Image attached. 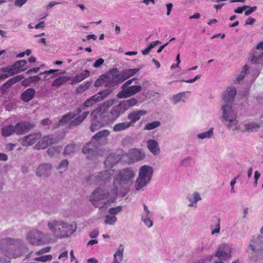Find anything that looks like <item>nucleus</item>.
Segmentation results:
<instances>
[{
  "mask_svg": "<svg viewBox=\"0 0 263 263\" xmlns=\"http://www.w3.org/2000/svg\"><path fill=\"white\" fill-rule=\"evenodd\" d=\"M114 174V170L108 168L107 170L94 174L89 176L87 181L90 184H99L105 185L111 180L112 175Z\"/></svg>",
  "mask_w": 263,
  "mask_h": 263,
  "instance_id": "8",
  "label": "nucleus"
},
{
  "mask_svg": "<svg viewBox=\"0 0 263 263\" xmlns=\"http://www.w3.org/2000/svg\"><path fill=\"white\" fill-rule=\"evenodd\" d=\"M52 165L49 163L40 164L36 171V175L38 177H47L51 173Z\"/></svg>",
  "mask_w": 263,
  "mask_h": 263,
  "instance_id": "20",
  "label": "nucleus"
},
{
  "mask_svg": "<svg viewBox=\"0 0 263 263\" xmlns=\"http://www.w3.org/2000/svg\"><path fill=\"white\" fill-rule=\"evenodd\" d=\"M146 114V111L143 110H139L137 111H133L129 113L128 115V119L130 120V126H132L138 120H139L141 117L144 116Z\"/></svg>",
  "mask_w": 263,
  "mask_h": 263,
  "instance_id": "23",
  "label": "nucleus"
},
{
  "mask_svg": "<svg viewBox=\"0 0 263 263\" xmlns=\"http://www.w3.org/2000/svg\"><path fill=\"white\" fill-rule=\"evenodd\" d=\"M111 92V90L110 89H105L90 97L83 103L81 108H77L73 111L63 116L59 121L58 126L54 128L59 127L68 123H69L70 125L72 126L80 125L89 114L88 111H85L76 117L77 116L81 113L82 109H85L86 108L91 107L96 103L101 101L108 96Z\"/></svg>",
  "mask_w": 263,
  "mask_h": 263,
  "instance_id": "3",
  "label": "nucleus"
},
{
  "mask_svg": "<svg viewBox=\"0 0 263 263\" xmlns=\"http://www.w3.org/2000/svg\"><path fill=\"white\" fill-rule=\"evenodd\" d=\"M153 173L154 170L152 166L148 165L141 166L135 182V189L137 191L141 190L147 186L152 180Z\"/></svg>",
  "mask_w": 263,
  "mask_h": 263,
  "instance_id": "6",
  "label": "nucleus"
},
{
  "mask_svg": "<svg viewBox=\"0 0 263 263\" xmlns=\"http://www.w3.org/2000/svg\"><path fill=\"white\" fill-rule=\"evenodd\" d=\"M250 60L252 64L263 65V42L257 45Z\"/></svg>",
  "mask_w": 263,
  "mask_h": 263,
  "instance_id": "14",
  "label": "nucleus"
},
{
  "mask_svg": "<svg viewBox=\"0 0 263 263\" xmlns=\"http://www.w3.org/2000/svg\"><path fill=\"white\" fill-rule=\"evenodd\" d=\"M214 134V128H211L209 130L206 132L198 134L197 135V138L200 140H203L204 139L211 138Z\"/></svg>",
  "mask_w": 263,
  "mask_h": 263,
  "instance_id": "39",
  "label": "nucleus"
},
{
  "mask_svg": "<svg viewBox=\"0 0 263 263\" xmlns=\"http://www.w3.org/2000/svg\"><path fill=\"white\" fill-rule=\"evenodd\" d=\"M23 78H24L23 76H22L21 75L17 76L14 77L13 78L10 79L6 83H8L9 82H12L13 83H15L17 82H19L20 81L22 80Z\"/></svg>",
  "mask_w": 263,
  "mask_h": 263,
  "instance_id": "58",
  "label": "nucleus"
},
{
  "mask_svg": "<svg viewBox=\"0 0 263 263\" xmlns=\"http://www.w3.org/2000/svg\"><path fill=\"white\" fill-rule=\"evenodd\" d=\"M201 77V75L198 74L194 78L188 80H179L180 82H184L188 83H192Z\"/></svg>",
  "mask_w": 263,
  "mask_h": 263,
  "instance_id": "61",
  "label": "nucleus"
},
{
  "mask_svg": "<svg viewBox=\"0 0 263 263\" xmlns=\"http://www.w3.org/2000/svg\"><path fill=\"white\" fill-rule=\"evenodd\" d=\"M227 122H228L227 126L230 130L240 131V129H242L238 126L239 121L237 117L230 119Z\"/></svg>",
  "mask_w": 263,
  "mask_h": 263,
  "instance_id": "36",
  "label": "nucleus"
},
{
  "mask_svg": "<svg viewBox=\"0 0 263 263\" xmlns=\"http://www.w3.org/2000/svg\"><path fill=\"white\" fill-rule=\"evenodd\" d=\"M211 229L212 235L218 234L220 233V225L219 219H218L217 223L215 226H211Z\"/></svg>",
  "mask_w": 263,
  "mask_h": 263,
  "instance_id": "50",
  "label": "nucleus"
},
{
  "mask_svg": "<svg viewBox=\"0 0 263 263\" xmlns=\"http://www.w3.org/2000/svg\"><path fill=\"white\" fill-rule=\"evenodd\" d=\"M115 102V99L107 100L91 112V124L90 129L91 132H94L106 125L112 123L124 112L119 103L114 106L110 112L108 111L109 108Z\"/></svg>",
  "mask_w": 263,
  "mask_h": 263,
  "instance_id": "2",
  "label": "nucleus"
},
{
  "mask_svg": "<svg viewBox=\"0 0 263 263\" xmlns=\"http://www.w3.org/2000/svg\"><path fill=\"white\" fill-rule=\"evenodd\" d=\"M146 146L149 152L154 156L158 155L160 153V148L158 142L154 139H149L146 141Z\"/></svg>",
  "mask_w": 263,
  "mask_h": 263,
  "instance_id": "22",
  "label": "nucleus"
},
{
  "mask_svg": "<svg viewBox=\"0 0 263 263\" xmlns=\"http://www.w3.org/2000/svg\"><path fill=\"white\" fill-rule=\"evenodd\" d=\"M142 89V87L140 85L130 86L122 89L117 96L119 99L127 98L140 92Z\"/></svg>",
  "mask_w": 263,
  "mask_h": 263,
  "instance_id": "12",
  "label": "nucleus"
},
{
  "mask_svg": "<svg viewBox=\"0 0 263 263\" xmlns=\"http://www.w3.org/2000/svg\"><path fill=\"white\" fill-rule=\"evenodd\" d=\"M41 138L40 133H34L20 138L18 141L24 146H29L34 144Z\"/></svg>",
  "mask_w": 263,
  "mask_h": 263,
  "instance_id": "16",
  "label": "nucleus"
},
{
  "mask_svg": "<svg viewBox=\"0 0 263 263\" xmlns=\"http://www.w3.org/2000/svg\"><path fill=\"white\" fill-rule=\"evenodd\" d=\"M117 220L116 216L108 214L105 216L104 218V223L106 224L114 225Z\"/></svg>",
  "mask_w": 263,
  "mask_h": 263,
  "instance_id": "44",
  "label": "nucleus"
},
{
  "mask_svg": "<svg viewBox=\"0 0 263 263\" xmlns=\"http://www.w3.org/2000/svg\"><path fill=\"white\" fill-rule=\"evenodd\" d=\"M50 249H51L50 247H46L45 248L42 249L41 250H40L38 251L35 252V254L37 255H41V254H44L45 253L49 252L50 251Z\"/></svg>",
  "mask_w": 263,
  "mask_h": 263,
  "instance_id": "55",
  "label": "nucleus"
},
{
  "mask_svg": "<svg viewBox=\"0 0 263 263\" xmlns=\"http://www.w3.org/2000/svg\"><path fill=\"white\" fill-rule=\"evenodd\" d=\"M201 77V75L198 74L194 78L188 80H179L180 82H184L188 83H192Z\"/></svg>",
  "mask_w": 263,
  "mask_h": 263,
  "instance_id": "60",
  "label": "nucleus"
},
{
  "mask_svg": "<svg viewBox=\"0 0 263 263\" xmlns=\"http://www.w3.org/2000/svg\"><path fill=\"white\" fill-rule=\"evenodd\" d=\"M61 150V147H51L48 149L47 153L49 156H52L59 153Z\"/></svg>",
  "mask_w": 263,
  "mask_h": 263,
  "instance_id": "49",
  "label": "nucleus"
},
{
  "mask_svg": "<svg viewBox=\"0 0 263 263\" xmlns=\"http://www.w3.org/2000/svg\"><path fill=\"white\" fill-rule=\"evenodd\" d=\"M99 235V231L97 229L93 230L89 233V236L91 238H96Z\"/></svg>",
  "mask_w": 263,
  "mask_h": 263,
  "instance_id": "64",
  "label": "nucleus"
},
{
  "mask_svg": "<svg viewBox=\"0 0 263 263\" xmlns=\"http://www.w3.org/2000/svg\"><path fill=\"white\" fill-rule=\"evenodd\" d=\"M61 139L62 138H59L53 135L45 136L34 146V148L36 149H45L49 144L55 143Z\"/></svg>",
  "mask_w": 263,
  "mask_h": 263,
  "instance_id": "17",
  "label": "nucleus"
},
{
  "mask_svg": "<svg viewBox=\"0 0 263 263\" xmlns=\"http://www.w3.org/2000/svg\"><path fill=\"white\" fill-rule=\"evenodd\" d=\"M260 126V124L254 122L247 123L244 124V128H242V129H240V132L243 133L255 132L257 131V130L259 128Z\"/></svg>",
  "mask_w": 263,
  "mask_h": 263,
  "instance_id": "29",
  "label": "nucleus"
},
{
  "mask_svg": "<svg viewBox=\"0 0 263 263\" xmlns=\"http://www.w3.org/2000/svg\"><path fill=\"white\" fill-rule=\"evenodd\" d=\"M249 71V67L247 65H246L244 66V67L242 68V70L239 72L238 73V75L237 76V78L236 80L234 81L235 83H239L245 78V77H247V79H249V82L251 83H252L255 79L257 78V77L259 75V71H257L255 72V73H254L253 75L251 76V77L250 78L248 76V73Z\"/></svg>",
  "mask_w": 263,
  "mask_h": 263,
  "instance_id": "19",
  "label": "nucleus"
},
{
  "mask_svg": "<svg viewBox=\"0 0 263 263\" xmlns=\"http://www.w3.org/2000/svg\"><path fill=\"white\" fill-rule=\"evenodd\" d=\"M41 79L42 76H40V74L39 76L29 77V80H30L31 83L38 82L41 80Z\"/></svg>",
  "mask_w": 263,
  "mask_h": 263,
  "instance_id": "59",
  "label": "nucleus"
},
{
  "mask_svg": "<svg viewBox=\"0 0 263 263\" xmlns=\"http://www.w3.org/2000/svg\"><path fill=\"white\" fill-rule=\"evenodd\" d=\"M143 211L141 214V221L147 228H151L153 226V214L146 204H143Z\"/></svg>",
  "mask_w": 263,
  "mask_h": 263,
  "instance_id": "15",
  "label": "nucleus"
},
{
  "mask_svg": "<svg viewBox=\"0 0 263 263\" xmlns=\"http://www.w3.org/2000/svg\"><path fill=\"white\" fill-rule=\"evenodd\" d=\"M15 68L13 67L12 65L1 69V71L4 72L7 78L17 74V71H15Z\"/></svg>",
  "mask_w": 263,
  "mask_h": 263,
  "instance_id": "41",
  "label": "nucleus"
},
{
  "mask_svg": "<svg viewBox=\"0 0 263 263\" xmlns=\"http://www.w3.org/2000/svg\"><path fill=\"white\" fill-rule=\"evenodd\" d=\"M130 123L123 122L116 124L113 127V130L115 132H119L126 130L130 127Z\"/></svg>",
  "mask_w": 263,
  "mask_h": 263,
  "instance_id": "37",
  "label": "nucleus"
},
{
  "mask_svg": "<svg viewBox=\"0 0 263 263\" xmlns=\"http://www.w3.org/2000/svg\"><path fill=\"white\" fill-rule=\"evenodd\" d=\"M13 133H15V129L14 126L12 125L4 126L2 129V134L3 136L8 137Z\"/></svg>",
  "mask_w": 263,
  "mask_h": 263,
  "instance_id": "40",
  "label": "nucleus"
},
{
  "mask_svg": "<svg viewBox=\"0 0 263 263\" xmlns=\"http://www.w3.org/2000/svg\"><path fill=\"white\" fill-rule=\"evenodd\" d=\"M236 89L234 87H229L224 92L222 99L226 102L232 101L236 94Z\"/></svg>",
  "mask_w": 263,
  "mask_h": 263,
  "instance_id": "24",
  "label": "nucleus"
},
{
  "mask_svg": "<svg viewBox=\"0 0 263 263\" xmlns=\"http://www.w3.org/2000/svg\"><path fill=\"white\" fill-rule=\"evenodd\" d=\"M121 159V157L115 154H110L107 157L106 160L104 161V164L105 167H112L117 164Z\"/></svg>",
  "mask_w": 263,
  "mask_h": 263,
  "instance_id": "25",
  "label": "nucleus"
},
{
  "mask_svg": "<svg viewBox=\"0 0 263 263\" xmlns=\"http://www.w3.org/2000/svg\"><path fill=\"white\" fill-rule=\"evenodd\" d=\"M160 125V122L159 121H154L146 124L145 127H144V130H152L154 129Z\"/></svg>",
  "mask_w": 263,
  "mask_h": 263,
  "instance_id": "47",
  "label": "nucleus"
},
{
  "mask_svg": "<svg viewBox=\"0 0 263 263\" xmlns=\"http://www.w3.org/2000/svg\"><path fill=\"white\" fill-rule=\"evenodd\" d=\"M124 247L120 245L114 255V260L112 263H121L123 258Z\"/></svg>",
  "mask_w": 263,
  "mask_h": 263,
  "instance_id": "33",
  "label": "nucleus"
},
{
  "mask_svg": "<svg viewBox=\"0 0 263 263\" xmlns=\"http://www.w3.org/2000/svg\"><path fill=\"white\" fill-rule=\"evenodd\" d=\"M90 75V72L88 70H84L81 72L77 74L71 81V84L79 83L88 78Z\"/></svg>",
  "mask_w": 263,
  "mask_h": 263,
  "instance_id": "32",
  "label": "nucleus"
},
{
  "mask_svg": "<svg viewBox=\"0 0 263 263\" xmlns=\"http://www.w3.org/2000/svg\"><path fill=\"white\" fill-rule=\"evenodd\" d=\"M192 160H193V159L192 157H187L186 158H185L182 160V164L183 166L187 167L191 164V163L192 161Z\"/></svg>",
  "mask_w": 263,
  "mask_h": 263,
  "instance_id": "57",
  "label": "nucleus"
},
{
  "mask_svg": "<svg viewBox=\"0 0 263 263\" xmlns=\"http://www.w3.org/2000/svg\"><path fill=\"white\" fill-rule=\"evenodd\" d=\"M69 79H70V77H67V76L60 77L56 79L55 80H54L52 82L51 85L52 86H54V87L60 86L64 84L66 82H67L68 80H69Z\"/></svg>",
  "mask_w": 263,
  "mask_h": 263,
  "instance_id": "38",
  "label": "nucleus"
},
{
  "mask_svg": "<svg viewBox=\"0 0 263 263\" xmlns=\"http://www.w3.org/2000/svg\"><path fill=\"white\" fill-rule=\"evenodd\" d=\"M127 156L130 163H135L144 159L145 154L143 149L135 148L130 149Z\"/></svg>",
  "mask_w": 263,
  "mask_h": 263,
  "instance_id": "13",
  "label": "nucleus"
},
{
  "mask_svg": "<svg viewBox=\"0 0 263 263\" xmlns=\"http://www.w3.org/2000/svg\"><path fill=\"white\" fill-rule=\"evenodd\" d=\"M15 243L21 245V246L19 247L18 250L20 251L21 250V251L18 253H14L10 257L15 258L20 257L24 253H25L27 250V248L23 245V241L21 240H15L8 237L2 239L0 240V249L3 250L4 249H7L8 246Z\"/></svg>",
  "mask_w": 263,
  "mask_h": 263,
  "instance_id": "10",
  "label": "nucleus"
},
{
  "mask_svg": "<svg viewBox=\"0 0 263 263\" xmlns=\"http://www.w3.org/2000/svg\"><path fill=\"white\" fill-rule=\"evenodd\" d=\"M187 199L190 202L188 206L189 207L196 208L197 206V203L201 200V197L199 193L195 192L192 194H189L187 197Z\"/></svg>",
  "mask_w": 263,
  "mask_h": 263,
  "instance_id": "27",
  "label": "nucleus"
},
{
  "mask_svg": "<svg viewBox=\"0 0 263 263\" xmlns=\"http://www.w3.org/2000/svg\"><path fill=\"white\" fill-rule=\"evenodd\" d=\"M248 8H249V6H245L242 7H238L234 10V12L237 13H242V12L246 10Z\"/></svg>",
  "mask_w": 263,
  "mask_h": 263,
  "instance_id": "63",
  "label": "nucleus"
},
{
  "mask_svg": "<svg viewBox=\"0 0 263 263\" xmlns=\"http://www.w3.org/2000/svg\"><path fill=\"white\" fill-rule=\"evenodd\" d=\"M135 172L132 167H126L120 170L114 177L112 188L108 186L96 188L90 196L93 205L99 209H106L117 200V196L120 186L130 185L134 181Z\"/></svg>",
  "mask_w": 263,
  "mask_h": 263,
  "instance_id": "1",
  "label": "nucleus"
},
{
  "mask_svg": "<svg viewBox=\"0 0 263 263\" xmlns=\"http://www.w3.org/2000/svg\"><path fill=\"white\" fill-rule=\"evenodd\" d=\"M122 210V206H118L115 208H111L109 209L108 213L111 215L116 216L118 213H120Z\"/></svg>",
  "mask_w": 263,
  "mask_h": 263,
  "instance_id": "53",
  "label": "nucleus"
},
{
  "mask_svg": "<svg viewBox=\"0 0 263 263\" xmlns=\"http://www.w3.org/2000/svg\"><path fill=\"white\" fill-rule=\"evenodd\" d=\"M190 93V91L179 92L176 95L172 96L171 98V100L174 104H176L180 102H185L187 99V97L186 95Z\"/></svg>",
  "mask_w": 263,
  "mask_h": 263,
  "instance_id": "26",
  "label": "nucleus"
},
{
  "mask_svg": "<svg viewBox=\"0 0 263 263\" xmlns=\"http://www.w3.org/2000/svg\"><path fill=\"white\" fill-rule=\"evenodd\" d=\"M68 164L69 162L67 160H63L61 162L59 165L57 167V170H59V173L61 174H62L67 170Z\"/></svg>",
  "mask_w": 263,
  "mask_h": 263,
  "instance_id": "45",
  "label": "nucleus"
},
{
  "mask_svg": "<svg viewBox=\"0 0 263 263\" xmlns=\"http://www.w3.org/2000/svg\"><path fill=\"white\" fill-rule=\"evenodd\" d=\"M108 73L110 74L111 78L114 80V82L121 83L120 78V72L117 68L111 69L108 71Z\"/></svg>",
  "mask_w": 263,
  "mask_h": 263,
  "instance_id": "43",
  "label": "nucleus"
},
{
  "mask_svg": "<svg viewBox=\"0 0 263 263\" xmlns=\"http://www.w3.org/2000/svg\"><path fill=\"white\" fill-rule=\"evenodd\" d=\"M261 236H254L250 240L248 250L259 254L263 257V226L260 229Z\"/></svg>",
  "mask_w": 263,
  "mask_h": 263,
  "instance_id": "11",
  "label": "nucleus"
},
{
  "mask_svg": "<svg viewBox=\"0 0 263 263\" xmlns=\"http://www.w3.org/2000/svg\"><path fill=\"white\" fill-rule=\"evenodd\" d=\"M139 71V69H129L121 71L120 74L121 82H122L134 76Z\"/></svg>",
  "mask_w": 263,
  "mask_h": 263,
  "instance_id": "30",
  "label": "nucleus"
},
{
  "mask_svg": "<svg viewBox=\"0 0 263 263\" xmlns=\"http://www.w3.org/2000/svg\"><path fill=\"white\" fill-rule=\"evenodd\" d=\"M232 248L228 244L222 243L220 244L217 247L214 256L219 259L218 260L222 261H227L230 260L232 257Z\"/></svg>",
  "mask_w": 263,
  "mask_h": 263,
  "instance_id": "9",
  "label": "nucleus"
},
{
  "mask_svg": "<svg viewBox=\"0 0 263 263\" xmlns=\"http://www.w3.org/2000/svg\"><path fill=\"white\" fill-rule=\"evenodd\" d=\"M222 114V119L227 121L230 119L237 117V114L234 110L232 105L230 104H225L221 107Z\"/></svg>",
  "mask_w": 263,
  "mask_h": 263,
  "instance_id": "18",
  "label": "nucleus"
},
{
  "mask_svg": "<svg viewBox=\"0 0 263 263\" xmlns=\"http://www.w3.org/2000/svg\"><path fill=\"white\" fill-rule=\"evenodd\" d=\"M91 84V82L87 81L86 83L81 85L77 88V91L78 93H81L88 89Z\"/></svg>",
  "mask_w": 263,
  "mask_h": 263,
  "instance_id": "48",
  "label": "nucleus"
},
{
  "mask_svg": "<svg viewBox=\"0 0 263 263\" xmlns=\"http://www.w3.org/2000/svg\"><path fill=\"white\" fill-rule=\"evenodd\" d=\"M109 134L110 132L108 129L100 130L93 136L90 142L83 146L82 153L86 155L87 158L92 159L98 155L99 145L107 143V137Z\"/></svg>",
  "mask_w": 263,
  "mask_h": 263,
  "instance_id": "5",
  "label": "nucleus"
},
{
  "mask_svg": "<svg viewBox=\"0 0 263 263\" xmlns=\"http://www.w3.org/2000/svg\"><path fill=\"white\" fill-rule=\"evenodd\" d=\"M26 240L29 244L35 246L46 245L50 241L46 234L36 228L30 230L27 233Z\"/></svg>",
  "mask_w": 263,
  "mask_h": 263,
  "instance_id": "7",
  "label": "nucleus"
},
{
  "mask_svg": "<svg viewBox=\"0 0 263 263\" xmlns=\"http://www.w3.org/2000/svg\"><path fill=\"white\" fill-rule=\"evenodd\" d=\"M260 177V173L258 171H256L254 173V181L253 183V186L256 187L258 183V180Z\"/></svg>",
  "mask_w": 263,
  "mask_h": 263,
  "instance_id": "56",
  "label": "nucleus"
},
{
  "mask_svg": "<svg viewBox=\"0 0 263 263\" xmlns=\"http://www.w3.org/2000/svg\"><path fill=\"white\" fill-rule=\"evenodd\" d=\"M34 125L28 122H20L14 126L15 133L17 135L23 134L33 128Z\"/></svg>",
  "mask_w": 263,
  "mask_h": 263,
  "instance_id": "21",
  "label": "nucleus"
},
{
  "mask_svg": "<svg viewBox=\"0 0 263 263\" xmlns=\"http://www.w3.org/2000/svg\"><path fill=\"white\" fill-rule=\"evenodd\" d=\"M26 64L27 62L26 61L20 60L19 61L15 62L12 65L13 67L15 68V71H17V73H18L26 70Z\"/></svg>",
  "mask_w": 263,
  "mask_h": 263,
  "instance_id": "35",
  "label": "nucleus"
},
{
  "mask_svg": "<svg viewBox=\"0 0 263 263\" xmlns=\"http://www.w3.org/2000/svg\"><path fill=\"white\" fill-rule=\"evenodd\" d=\"M52 258L51 255H46L41 257H37L34 258V260L37 261L45 262L48 260H51Z\"/></svg>",
  "mask_w": 263,
  "mask_h": 263,
  "instance_id": "54",
  "label": "nucleus"
},
{
  "mask_svg": "<svg viewBox=\"0 0 263 263\" xmlns=\"http://www.w3.org/2000/svg\"><path fill=\"white\" fill-rule=\"evenodd\" d=\"M212 245H213L212 243L211 242H210L209 240H207L206 239H203L201 241V250H207L208 249H210L212 247Z\"/></svg>",
  "mask_w": 263,
  "mask_h": 263,
  "instance_id": "51",
  "label": "nucleus"
},
{
  "mask_svg": "<svg viewBox=\"0 0 263 263\" xmlns=\"http://www.w3.org/2000/svg\"><path fill=\"white\" fill-rule=\"evenodd\" d=\"M35 92L34 89L28 88L22 94L21 98L24 101L28 102L33 98Z\"/></svg>",
  "mask_w": 263,
  "mask_h": 263,
  "instance_id": "34",
  "label": "nucleus"
},
{
  "mask_svg": "<svg viewBox=\"0 0 263 263\" xmlns=\"http://www.w3.org/2000/svg\"><path fill=\"white\" fill-rule=\"evenodd\" d=\"M137 103L138 100L135 98H132L129 99L121 101L119 103V104L120 105L122 110L125 112L130 108L136 105Z\"/></svg>",
  "mask_w": 263,
  "mask_h": 263,
  "instance_id": "28",
  "label": "nucleus"
},
{
  "mask_svg": "<svg viewBox=\"0 0 263 263\" xmlns=\"http://www.w3.org/2000/svg\"><path fill=\"white\" fill-rule=\"evenodd\" d=\"M104 63V60L102 58H100L98 60H96L95 63L93 64V67L95 68L99 67L101 65H102Z\"/></svg>",
  "mask_w": 263,
  "mask_h": 263,
  "instance_id": "62",
  "label": "nucleus"
},
{
  "mask_svg": "<svg viewBox=\"0 0 263 263\" xmlns=\"http://www.w3.org/2000/svg\"><path fill=\"white\" fill-rule=\"evenodd\" d=\"M104 76L106 81V87L114 86L119 83L118 82H114V80L111 78L110 74H109L108 72L106 74H104Z\"/></svg>",
  "mask_w": 263,
  "mask_h": 263,
  "instance_id": "46",
  "label": "nucleus"
},
{
  "mask_svg": "<svg viewBox=\"0 0 263 263\" xmlns=\"http://www.w3.org/2000/svg\"><path fill=\"white\" fill-rule=\"evenodd\" d=\"M65 71H60L59 69H50L41 72L40 73V76H42L43 75H47L48 76V79L49 80L50 79L59 77L60 75L65 74Z\"/></svg>",
  "mask_w": 263,
  "mask_h": 263,
  "instance_id": "31",
  "label": "nucleus"
},
{
  "mask_svg": "<svg viewBox=\"0 0 263 263\" xmlns=\"http://www.w3.org/2000/svg\"><path fill=\"white\" fill-rule=\"evenodd\" d=\"M102 85H105L106 86V81L105 79L104 74L101 76L99 78H98L95 83V87H99Z\"/></svg>",
  "mask_w": 263,
  "mask_h": 263,
  "instance_id": "52",
  "label": "nucleus"
},
{
  "mask_svg": "<svg viewBox=\"0 0 263 263\" xmlns=\"http://www.w3.org/2000/svg\"><path fill=\"white\" fill-rule=\"evenodd\" d=\"M78 149V147L76 145L70 144L66 146L63 154L64 155H70L74 154Z\"/></svg>",
  "mask_w": 263,
  "mask_h": 263,
  "instance_id": "42",
  "label": "nucleus"
},
{
  "mask_svg": "<svg viewBox=\"0 0 263 263\" xmlns=\"http://www.w3.org/2000/svg\"><path fill=\"white\" fill-rule=\"evenodd\" d=\"M47 226L53 236L57 239L68 238L77 229L76 222H67L63 220H51L48 222Z\"/></svg>",
  "mask_w": 263,
  "mask_h": 263,
  "instance_id": "4",
  "label": "nucleus"
}]
</instances>
